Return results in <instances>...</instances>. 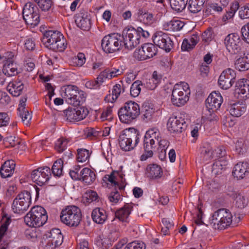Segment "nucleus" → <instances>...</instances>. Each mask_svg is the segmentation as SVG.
I'll return each mask as SVG.
<instances>
[{"label":"nucleus","instance_id":"1","mask_svg":"<svg viewBox=\"0 0 249 249\" xmlns=\"http://www.w3.org/2000/svg\"><path fill=\"white\" fill-rule=\"evenodd\" d=\"M42 42L46 48L55 52L63 51L67 46L63 35L57 30L46 31L43 34Z\"/></svg>","mask_w":249,"mask_h":249},{"label":"nucleus","instance_id":"2","mask_svg":"<svg viewBox=\"0 0 249 249\" xmlns=\"http://www.w3.org/2000/svg\"><path fill=\"white\" fill-rule=\"evenodd\" d=\"M140 132L136 129L129 128L122 131L118 139L122 149L129 151L133 149L140 141Z\"/></svg>","mask_w":249,"mask_h":249},{"label":"nucleus","instance_id":"3","mask_svg":"<svg viewBox=\"0 0 249 249\" xmlns=\"http://www.w3.org/2000/svg\"><path fill=\"white\" fill-rule=\"evenodd\" d=\"M62 96L69 104L75 107L79 106L86 100V93L78 88L73 85H67L64 87Z\"/></svg>","mask_w":249,"mask_h":249},{"label":"nucleus","instance_id":"4","mask_svg":"<svg viewBox=\"0 0 249 249\" xmlns=\"http://www.w3.org/2000/svg\"><path fill=\"white\" fill-rule=\"evenodd\" d=\"M119 119L124 124H130L139 116L140 108L135 102L129 101L124 103L118 112Z\"/></svg>","mask_w":249,"mask_h":249},{"label":"nucleus","instance_id":"5","mask_svg":"<svg viewBox=\"0 0 249 249\" xmlns=\"http://www.w3.org/2000/svg\"><path fill=\"white\" fill-rule=\"evenodd\" d=\"M48 219L46 210L40 206L33 207L24 217L25 223L30 227H39L44 224Z\"/></svg>","mask_w":249,"mask_h":249},{"label":"nucleus","instance_id":"6","mask_svg":"<svg viewBox=\"0 0 249 249\" xmlns=\"http://www.w3.org/2000/svg\"><path fill=\"white\" fill-rule=\"evenodd\" d=\"M82 218L80 209L77 206L71 205L63 209L60 215L61 221L70 227H77Z\"/></svg>","mask_w":249,"mask_h":249},{"label":"nucleus","instance_id":"7","mask_svg":"<svg viewBox=\"0 0 249 249\" xmlns=\"http://www.w3.org/2000/svg\"><path fill=\"white\" fill-rule=\"evenodd\" d=\"M190 93V90L187 83L176 84L172 92L171 100L172 104L177 107L182 106L189 100Z\"/></svg>","mask_w":249,"mask_h":249},{"label":"nucleus","instance_id":"8","mask_svg":"<svg viewBox=\"0 0 249 249\" xmlns=\"http://www.w3.org/2000/svg\"><path fill=\"white\" fill-rule=\"evenodd\" d=\"M232 221V215L227 209H220L215 211L211 218V224L215 229L221 230L229 226Z\"/></svg>","mask_w":249,"mask_h":249},{"label":"nucleus","instance_id":"9","mask_svg":"<svg viewBox=\"0 0 249 249\" xmlns=\"http://www.w3.org/2000/svg\"><path fill=\"white\" fill-rule=\"evenodd\" d=\"M122 36L118 34H112L105 36L102 40L101 46L106 53H113L124 46Z\"/></svg>","mask_w":249,"mask_h":249},{"label":"nucleus","instance_id":"10","mask_svg":"<svg viewBox=\"0 0 249 249\" xmlns=\"http://www.w3.org/2000/svg\"><path fill=\"white\" fill-rule=\"evenodd\" d=\"M22 16L26 24L33 27L37 26L40 21L39 11L35 4L32 2H27L24 6Z\"/></svg>","mask_w":249,"mask_h":249},{"label":"nucleus","instance_id":"11","mask_svg":"<svg viewBox=\"0 0 249 249\" xmlns=\"http://www.w3.org/2000/svg\"><path fill=\"white\" fill-rule=\"evenodd\" d=\"M122 38L124 47L128 50H132L140 43L141 35H139L137 29L128 27L123 30Z\"/></svg>","mask_w":249,"mask_h":249},{"label":"nucleus","instance_id":"12","mask_svg":"<svg viewBox=\"0 0 249 249\" xmlns=\"http://www.w3.org/2000/svg\"><path fill=\"white\" fill-rule=\"evenodd\" d=\"M31 203V196L29 192L24 191L19 194L14 199L12 209L16 213L26 211Z\"/></svg>","mask_w":249,"mask_h":249},{"label":"nucleus","instance_id":"13","mask_svg":"<svg viewBox=\"0 0 249 249\" xmlns=\"http://www.w3.org/2000/svg\"><path fill=\"white\" fill-rule=\"evenodd\" d=\"M152 39L155 46H158L166 52H169L173 48V42L169 35L161 31L156 32Z\"/></svg>","mask_w":249,"mask_h":249},{"label":"nucleus","instance_id":"14","mask_svg":"<svg viewBox=\"0 0 249 249\" xmlns=\"http://www.w3.org/2000/svg\"><path fill=\"white\" fill-rule=\"evenodd\" d=\"M242 44L240 36L236 33L229 34L225 38L226 48L232 54H238L241 52Z\"/></svg>","mask_w":249,"mask_h":249},{"label":"nucleus","instance_id":"15","mask_svg":"<svg viewBox=\"0 0 249 249\" xmlns=\"http://www.w3.org/2000/svg\"><path fill=\"white\" fill-rule=\"evenodd\" d=\"M51 176V170L48 166L39 167L33 170L31 175L32 180L38 185H44Z\"/></svg>","mask_w":249,"mask_h":249},{"label":"nucleus","instance_id":"16","mask_svg":"<svg viewBox=\"0 0 249 249\" xmlns=\"http://www.w3.org/2000/svg\"><path fill=\"white\" fill-rule=\"evenodd\" d=\"M236 73L230 68L223 71L218 79L219 87L223 89H227L231 88L235 82Z\"/></svg>","mask_w":249,"mask_h":249},{"label":"nucleus","instance_id":"17","mask_svg":"<svg viewBox=\"0 0 249 249\" xmlns=\"http://www.w3.org/2000/svg\"><path fill=\"white\" fill-rule=\"evenodd\" d=\"M168 130L172 133H181L187 127L184 118L180 116H172L168 119L167 124Z\"/></svg>","mask_w":249,"mask_h":249},{"label":"nucleus","instance_id":"18","mask_svg":"<svg viewBox=\"0 0 249 249\" xmlns=\"http://www.w3.org/2000/svg\"><path fill=\"white\" fill-rule=\"evenodd\" d=\"M75 22L81 29L89 31L91 28L90 15L87 11L82 9L75 16Z\"/></svg>","mask_w":249,"mask_h":249},{"label":"nucleus","instance_id":"19","mask_svg":"<svg viewBox=\"0 0 249 249\" xmlns=\"http://www.w3.org/2000/svg\"><path fill=\"white\" fill-rule=\"evenodd\" d=\"M47 237L50 238L46 245L47 249H54L63 243V236L59 229L51 230Z\"/></svg>","mask_w":249,"mask_h":249},{"label":"nucleus","instance_id":"20","mask_svg":"<svg viewBox=\"0 0 249 249\" xmlns=\"http://www.w3.org/2000/svg\"><path fill=\"white\" fill-rule=\"evenodd\" d=\"M223 102V98L219 93L212 92L206 100V107L210 112L217 110Z\"/></svg>","mask_w":249,"mask_h":249},{"label":"nucleus","instance_id":"21","mask_svg":"<svg viewBox=\"0 0 249 249\" xmlns=\"http://www.w3.org/2000/svg\"><path fill=\"white\" fill-rule=\"evenodd\" d=\"M124 175L121 171H113L110 175H106L105 178L115 186H118L120 190L124 188Z\"/></svg>","mask_w":249,"mask_h":249},{"label":"nucleus","instance_id":"22","mask_svg":"<svg viewBox=\"0 0 249 249\" xmlns=\"http://www.w3.org/2000/svg\"><path fill=\"white\" fill-rule=\"evenodd\" d=\"M249 173V166L247 162H240L235 164L232 171V175L237 179H242Z\"/></svg>","mask_w":249,"mask_h":249},{"label":"nucleus","instance_id":"23","mask_svg":"<svg viewBox=\"0 0 249 249\" xmlns=\"http://www.w3.org/2000/svg\"><path fill=\"white\" fill-rule=\"evenodd\" d=\"M9 57L4 63L2 69L3 73L8 76H12L17 75L18 73L16 63H15L12 59L14 55L10 53Z\"/></svg>","mask_w":249,"mask_h":249},{"label":"nucleus","instance_id":"24","mask_svg":"<svg viewBox=\"0 0 249 249\" xmlns=\"http://www.w3.org/2000/svg\"><path fill=\"white\" fill-rule=\"evenodd\" d=\"M235 94L244 95L247 97L249 95V80L247 79H240L236 82L234 89Z\"/></svg>","mask_w":249,"mask_h":249},{"label":"nucleus","instance_id":"25","mask_svg":"<svg viewBox=\"0 0 249 249\" xmlns=\"http://www.w3.org/2000/svg\"><path fill=\"white\" fill-rule=\"evenodd\" d=\"M157 144L144 137L143 148L144 153L141 156V160H145L147 158L151 157L153 155V150L156 148Z\"/></svg>","mask_w":249,"mask_h":249},{"label":"nucleus","instance_id":"26","mask_svg":"<svg viewBox=\"0 0 249 249\" xmlns=\"http://www.w3.org/2000/svg\"><path fill=\"white\" fill-rule=\"evenodd\" d=\"M16 163L13 160H8L4 162L0 169V174L3 178L11 177L15 171Z\"/></svg>","mask_w":249,"mask_h":249},{"label":"nucleus","instance_id":"27","mask_svg":"<svg viewBox=\"0 0 249 249\" xmlns=\"http://www.w3.org/2000/svg\"><path fill=\"white\" fill-rule=\"evenodd\" d=\"M91 217L94 222L97 224H102L106 221L107 215L105 210L96 208L93 210Z\"/></svg>","mask_w":249,"mask_h":249},{"label":"nucleus","instance_id":"28","mask_svg":"<svg viewBox=\"0 0 249 249\" xmlns=\"http://www.w3.org/2000/svg\"><path fill=\"white\" fill-rule=\"evenodd\" d=\"M146 175L150 178H160L162 175L161 167L156 164H149L146 168Z\"/></svg>","mask_w":249,"mask_h":249},{"label":"nucleus","instance_id":"29","mask_svg":"<svg viewBox=\"0 0 249 249\" xmlns=\"http://www.w3.org/2000/svg\"><path fill=\"white\" fill-rule=\"evenodd\" d=\"M24 88L23 84L20 81L10 82L7 87V90L13 96L15 97L20 95Z\"/></svg>","mask_w":249,"mask_h":249},{"label":"nucleus","instance_id":"30","mask_svg":"<svg viewBox=\"0 0 249 249\" xmlns=\"http://www.w3.org/2000/svg\"><path fill=\"white\" fill-rule=\"evenodd\" d=\"M132 208V204L129 203L125 204L123 207L116 212L115 217L120 221H125L130 214Z\"/></svg>","mask_w":249,"mask_h":249},{"label":"nucleus","instance_id":"31","mask_svg":"<svg viewBox=\"0 0 249 249\" xmlns=\"http://www.w3.org/2000/svg\"><path fill=\"white\" fill-rule=\"evenodd\" d=\"M236 69L240 71H246L249 69V53H244V56L237 59L235 62Z\"/></svg>","mask_w":249,"mask_h":249},{"label":"nucleus","instance_id":"32","mask_svg":"<svg viewBox=\"0 0 249 249\" xmlns=\"http://www.w3.org/2000/svg\"><path fill=\"white\" fill-rule=\"evenodd\" d=\"M122 83L121 84H117L114 85L112 90V95L108 94L105 98V100L107 102L113 103L119 96L120 93L122 91H124V88L123 87Z\"/></svg>","mask_w":249,"mask_h":249},{"label":"nucleus","instance_id":"33","mask_svg":"<svg viewBox=\"0 0 249 249\" xmlns=\"http://www.w3.org/2000/svg\"><path fill=\"white\" fill-rule=\"evenodd\" d=\"M229 110L231 116L238 117L242 115L246 112V107L245 105L235 103L231 105Z\"/></svg>","mask_w":249,"mask_h":249},{"label":"nucleus","instance_id":"34","mask_svg":"<svg viewBox=\"0 0 249 249\" xmlns=\"http://www.w3.org/2000/svg\"><path fill=\"white\" fill-rule=\"evenodd\" d=\"M228 160L225 159L217 160L213 164L212 173L215 175L221 174L222 171L226 168Z\"/></svg>","mask_w":249,"mask_h":249},{"label":"nucleus","instance_id":"35","mask_svg":"<svg viewBox=\"0 0 249 249\" xmlns=\"http://www.w3.org/2000/svg\"><path fill=\"white\" fill-rule=\"evenodd\" d=\"M81 179L87 184L92 183L95 179V174L89 168H84L81 171Z\"/></svg>","mask_w":249,"mask_h":249},{"label":"nucleus","instance_id":"36","mask_svg":"<svg viewBox=\"0 0 249 249\" xmlns=\"http://www.w3.org/2000/svg\"><path fill=\"white\" fill-rule=\"evenodd\" d=\"M205 0H190L188 2V9L193 13L200 11L203 7Z\"/></svg>","mask_w":249,"mask_h":249},{"label":"nucleus","instance_id":"37","mask_svg":"<svg viewBox=\"0 0 249 249\" xmlns=\"http://www.w3.org/2000/svg\"><path fill=\"white\" fill-rule=\"evenodd\" d=\"M157 143L159 144L158 148L159 157L163 160L166 157V149L169 145V142L166 139H160Z\"/></svg>","mask_w":249,"mask_h":249},{"label":"nucleus","instance_id":"38","mask_svg":"<svg viewBox=\"0 0 249 249\" xmlns=\"http://www.w3.org/2000/svg\"><path fill=\"white\" fill-rule=\"evenodd\" d=\"M173 10L177 12L182 11L185 8L188 0H170Z\"/></svg>","mask_w":249,"mask_h":249},{"label":"nucleus","instance_id":"39","mask_svg":"<svg viewBox=\"0 0 249 249\" xmlns=\"http://www.w3.org/2000/svg\"><path fill=\"white\" fill-rule=\"evenodd\" d=\"M144 137L151 141L153 143L157 144L161 139L160 133L158 129L153 128L148 130L145 133Z\"/></svg>","mask_w":249,"mask_h":249},{"label":"nucleus","instance_id":"40","mask_svg":"<svg viewBox=\"0 0 249 249\" xmlns=\"http://www.w3.org/2000/svg\"><path fill=\"white\" fill-rule=\"evenodd\" d=\"M142 47L147 59L152 58L157 54V49L155 45L152 43H145Z\"/></svg>","mask_w":249,"mask_h":249},{"label":"nucleus","instance_id":"41","mask_svg":"<svg viewBox=\"0 0 249 249\" xmlns=\"http://www.w3.org/2000/svg\"><path fill=\"white\" fill-rule=\"evenodd\" d=\"M63 161L61 159L56 160L53 163L52 172L54 176L60 177L62 175Z\"/></svg>","mask_w":249,"mask_h":249},{"label":"nucleus","instance_id":"42","mask_svg":"<svg viewBox=\"0 0 249 249\" xmlns=\"http://www.w3.org/2000/svg\"><path fill=\"white\" fill-rule=\"evenodd\" d=\"M155 112L154 109L149 105H143L142 109V114L143 120H150Z\"/></svg>","mask_w":249,"mask_h":249},{"label":"nucleus","instance_id":"43","mask_svg":"<svg viewBox=\"0 0 249 249\" xmlns=\"http://www.w3.org/2000/svg\"><path fill=\"white\" fill-rule=\"evenodd\" d=\"M90 156L89 151L86 149L77 150V160L78 162H84L89 160Z\"/></svg>","mask_w":249,"mask_h":249},{"label":"nucleus","instance_id":"44","mask_svg":"<svg viewBox=\"0 0 249 249\" xmlns=\"http://www.w3.org/2000/svg\"><path fill=\"white\" fill-rule=\"evenodd\" d=\"M43 11H48L53 5L52 0H33Z\"/></svg>","mask_w":249,"mask_h":249},{"label":"nucleus","instance_id":"45","mask_svg":"<svg viewBox=\"0 0 249 249\" xmlns=\"http://www.w3.org/2000/svg\"><path fill=\"white\" fill-rule=\"evenodd\" d=\"M239 7V3L237 1L233 2L231 6L229 11H227L226 14L223 17V20L226 21L229 19L232 18L234 15L236 11Z\"/></svg>","mask_w":249,"mask_h":249},{"label":"nucleus","instance_id":"46","mask_svg":"<svg viewBox=\"0 0 249 249\" xmlns=\"http://www.w3.org/2000/svg\"><path fill=\"white\" fill-rule=\"evenodd\" d=\"M234 197L235 201V204L236 207L239 209H243L247 205L248 202V200L240 194H235Z\"/></svg>","mask_w":249,"mask_h":249},{"label":"nucleus","instance_id":"47","mask_svg":"<svg viewBox=\"0 0 249 249\" xmlns=\"http://www.w3.org/2000/svg\"><path fill=\"white\" fill-rule=\"evenodd\" d=\"M143 86V84L141 81H135L131 85L130 88V94L134 97L138 96L140 93L141 88L140 86Z\"/></svg>","mask_w":249,"mask_h":249},{"label":"nucleus","instance_id":"48","mask_svg":"<svg viewBox=\"0 0 249 249\" xmlns=\"http://www.w3.org/2000/svg\"><path fill=\"white\" fill-rule=\"evenodd\" d=\"M201 156L204 160H208L213 158V152L210 147H203L201 148Z\"/></svg>","mask_w":249,"mask_h":249},{"label":"nucleus","instance_id":"49","mask_svg":"<svg viewBox=\"0 0 249 249\" xmlns=\"http://www.w3.org/2000/svg\"><path fill=\"white\" fill-rule=\"evenodd\" d=\"M213 152V158H218L217 160L226 159L227 152L223 146H219L214 150Z\"/></svg>","mask_w":249,"mask_h":249},{"label":"nucleus","instance_id":"50","mask_svg":"<svg viewBox=\"0 0 249 249\" xmlns=\"http://www.w3.org/2000/svg\"><path fill=\"white\" fill-rule=\"evenodd\" d=\"M168 25L171 30L177 31L181 30L183 27L184 23L180 20H175L170 21Z\"/></svg>","mask_w":249,"mask_h":249},{"label":"nucleus","instance_id":"51","mask_svg":"<svg viewBox=\"0 0 249 249\" xmlns=\"http://www.w3.org/2000/svg\"><path fill=\"white\" fill-rule=\"evenodd\" d=\"M146 56L142 45L141 48L136 49L133 53L134 57L139 61H142L147 59Z\"/></svg>","mask_w":249,"mask_h":249},{"label":"nucleus","instance_id":"52","mask_svg":"<svg viewBox=\"0 0 249 249\" xmlns=\"http://www.w3.org/2000/svg\"><path fill=\"white\" fill-rule=\"evenodd\" d=\"M19 116L21 118L23 123L28 125L32 119V115L30 114L28 110L18 112Z\"/></svg>","mask_w":249,"mask_h":249},{"label":"nucleus","instance_id":"53","mask_svg":"<svg viewBox=\"0 0 249 249\" xmlns=\"http://www.w3.org/2000/svg\"><path fill=\"white\" fill-rule=\"evenodd\" d=\"M68 141L66 139H59L55 143V149L59 153H61L66 149Z\"/></svg>","mask_w":249,"mask_h":249},{"label":"nucleus","instance_id":"54","mask_svg":"<svg viewBox=\"0 0 249 249\" xmlns=\"http://www.w3.org/2000/svg\"><path fill=\"white\" fill-rule=\"evenodd\" d=\"M109 76V79L117 77L124 73V70L121 68H111V70L106 69Z\"/></svg>","mask_w":249,"mask_h":249},{"label":"nucleus","instance_id":"55","mask_svg":"<svg viewBox=\"0 0 249 249\" xmlns=\"http://www.w3.org/2000/svg\"><path fill=\"white\" fill-rule=\"evenodd\" d=\"M66 115L67 120H69L70 122L80 121L79 119H78L79 118H78V116L76 108L68 110L66 112Z\"/></svg>","mask_w":249,"mask_h":249},{"label":"nucleus","instance_id":"56","mask_svg":"<svg viewBox=\"0 0 249 249\" xmlns=\"http://www.w3.org/2000/svg\"><path fill=\"white\" fill-rule=\"evenodd\" d=\"M214 35L211 29H209L204 32L202 34V40L206 43H209L213 38Z\"/></svg>","mask_w":249,"mask_h":249},{"label":"nucleus","instance_id":"57","mask_svg":"<svg viewBox=\"0 0 249 249\" xmlns=\"http://www.w3.org/2000/svg\"><path fill=\"white\" fill-rule=\"evenodd\" d=\"M121 198V195L117 191L111 192L108 195L109 201L114 204L118 203Z\"/></svg>","mask_w":249,"mask_h":249},{"label":"nucleus","instance_id":"58","mask_svg":"<svg viewBox=\"0 0 249 249\" xmlns=\"http://www.w3.org/2000/svg\"><path fill=\"white\" fill-rule=\"evenodd\" d=\"M112 107H108L107 108L104 110L101 115V119L102 121L106 120H110L112 119Z\"/></svg>","mask_w":249,"mask_h":249},{"label":"nucleus","instance_id":"59","mask_svg":"<svg viewBox=\"0 0 249 249\" xmlns=\"http://www.w3.org/2000/svg\"><path fill=\"white\" fill-rule=\"evenodd\" d=\"M76 109L78 116V118H79L78 119H79L80 121L85 118L89 113L88 109L85 107H80Z\"/></svg>","mask_w":249,"mask_h":249},{"label":"nucleus","instance_id":"60","mask_svg":"<svg viewBox=\"0 0 249 249\" xmlns=\"http://www.w3.org/2000/svg\"><path fill=\"white\" fill-rule=\"evenodd\" d=\"M243 39L247 43H249V22L241 28Z\"/></svg>","mask_w":249,"mask_h":249},{"label":"nucleus","instance_id":"61","mask_svg":"<svg viewBox=\"0 0 249 249\" xmlns=\"http://www.w3.org/2000/svg\"><path fill=\"white\" fill-rule=\"evenodd\" d=\"M158 84L156 80H153L151 78L147 80L145 83L143 84V86L148 89L153 90L157 87Z\"/></svg>","mask_w":249,"mask_h":249},{"label":"nucleus","instance_id":"62","mask_svg":"<svg viewBox=\"0 0 249 249\" xmlns=\"http://www.w3.org/2000/svg\"><path fill=\"white\" fill-rule=\"evenodd\" d=\"M239 15L241 18H249V6H245L241 7L239 11Z\"/></svg>","mask_w":249,"mask_h":249},{"label":"nucleus","instance_id":"63","mask_svg":"<svg viewBox=\"0 0 249 249\" xmlns=\"http://www.w3.org/2000/svg\"><path fill=\"white\" fill-rule=\"evenodd\" d=\"M106 79H109L108 74L106 70L102 71L97 78L96 81L100 86Z\"/></svg>","mask_w":249,"mask_h":249},{"label":"nucleus","instance_id":"64","mask_svg":"<svg viewBox=\"0 0 249 249\" xmlns=\"http://www.w3.org/2000/svg\"><path fill=\"white\" fill-rule=\"evenodd\" d=\"M10 118L6 113H0V127L6 126L9 123Z\"/></svg>","mask_w":249,"mask_h":249}]
</instances>
